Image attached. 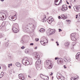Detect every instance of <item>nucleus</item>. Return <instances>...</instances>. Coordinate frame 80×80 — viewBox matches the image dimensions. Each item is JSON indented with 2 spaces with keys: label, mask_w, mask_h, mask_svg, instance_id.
<instances>
[{
  "label": "nucleus",
  "mask_w": 80,
  "mask_h": 80,
  "mask_svg": "<svg viewBox=\"0 0 80 80\" xmlns=\"http://www.w3.org/2000/svg\"><path fill=\"white\" fill-rule=\"evenodd\" d=\"M5 15V13H0V20H3V18H4V15Z\"/></svg>",
  "instance_id": "obj_9"
},
{
  "label": "nucleus",
  "mask_w": 80,
  "mask_h": 80,
  "mask_svg": "<svg viewBox=\"0 0 80 80\" xmlns=\"http://www.w3.org/2000/svg\"><path fill=\"white\" fill-rule=\"evenodd\" d=\"M58 18L59 19H60V18H61V17H60V16H59L58 17Z\"/></svg>",
  "instance_id": "obj_46"
},
{
  "label": "nucleus",
  "mask_w": 80,
  "mask_h": 80,
  "mask_svg": "<svg viewBox=\"0 0 80 80\" xmlns=\"http://www.w3.org/2000/svg\"><path fill=\"white\" fill-rule=\"evenodd\" d=\"M66 2H67L68 1H66Z\"/></svg>",
  "instance_id": "obj_63"
},
{
  "label": "nucleus",
  "mask_w": 80,
  "mask_h": 80,
  "mask_svg": "<svg viewBox=\"0 0 80 80\" xmlns=\"http://www.w3.org/2000/svg\"><path fill=\"white\" fill-rule=\"evenodd\" d=\"M67 22H69V23L71 22V21L70 20H67Z\"/></svg>",
  "instance_id": "obj_42"
},
{
  "label": "nucleus",
  "mask_w": 80,
  "mask_h": 80,
  "mask_svg": "<svg viewBox=\"0 0 80 80\" xmlns=\"http://www.w3.org/2000/svg\"><path fill=\"white\" fill-rule=\"evenodd\" d=\"M33 45H34V44L33 43H31L30 44V45H31V46H33Z\"/></svg>",
  "instance_id": "obj_40"
},
{
  "label": "nucleus",
  "mask_w": 80,
  "mask_h": 80,
  "mask_svg": "<svg viewBox=\"0 0 80 80\" xmlns=\"http://www.w3.org/2000/svg\"><path fill=\"white\" fill-rule=\"evenodd\" d=\"M35 59H38L37 62H36V64L38 65H39L41 63V60L39 59V55L38 53H35Z\"/></svg>",
  "instance_id": "obj_1"
},
{
  "label": "nucleus",
  "mask_w": 80,
  "mask_h": 80,
  "mask_svg": "<svg viewBox=\"0 0 80 80\" xmlns=\"http://www.w3.org/2000/svg\"><path fill=\"white\" fill-rule=\"evenodd\" d=\"M15 17H16V15H14V16L12 17V16H9V19L10 20H11L12 21H15V20H16V18H15Z\"/></svg>",
  "instance_id": "obj_10"
},
{
  "label": "nucleus",
  "mask_w": 80,
  "mask_h": 80,
  "mask_svg": "<svg viewBox=\"0 0 80 80\" xmlns=\"http://www.w3.org/2000/svg\"><path fill=\"white\" fill-rule=\"evenodd\" d=\"M36 40L37 42H38L39 40V39H38V38L36 39Z\"/></svg>",
  "instance_id": "obj_43"
},
{
  "label": "nucleus",
  "mask_w": 80,
  "mask_h": 80,
  "mask_svg": "<svg viewBox=\"0 0 80 80\" xmlns=\"http://www.w3.org/2000/svg\"><path fill=\"white\" fill-rule=\"evenodd\" d=\"M61 17H62L63 20H65V19H66L67 18V17H65V16L63 14H62L61 15Z\"/></svg>",
  "instance_id": "obj_22"
},
{
  "label": "nucleus",
  "mask_w": 80,
  "mask_h": 80,
  "mask_svg": "<svg viewBox=\"0 0 80 80\" xmlns=\"http://www.w3.org/2000/svg\"><path fill=\"white\" fill-rule=\"evenodd\" d=\"M59 32H62V29H59Z\"/></svg>",
  "instance_id": "obj_39"
},
{
  "label": "nucleus",
  "mask_w": 80,
  "mask_h": 80,
  "mask_svg": "<svg viewBox=\"0 0 80 80\" xmlns=\"http://www.w3.org/2000/svg\"><path fill=\"white\" fill-rule=\"evenodd\" d=\"M22 75H23V74H20L18 75L19 78L20 79V78H21L22 76Z\"/></svg>",
  "instance_id": "obj_33"
},
{
  "label": "nucleus",
  "mask_w": 80,
  "mask_h": 80,
  "mask_svg": "<svg viewBox=\"0 0 80 80\" xmlns=\"http://www.w3.org/2000/svg\"><path fill=\"white\" fill-rule=\"evenodd\" d=\"M16 65L17 67H20V63L18 62H16L15 64Z\"/></svg>",
  "instance_id": "obj_24"
},
{
  "label": "nucleus",
  "mask_w": 80,
  "mask_h": 80,
  "mask_svg": "<svg viewBox=\"0 0 80 80\" xmlns=\"http://www.w3.org/2000/svg\"><path fill=\"white\" fill-rule=\"evenodd\" d=\"M62 7L64 8H66V9H67V10H68V8H67V6L66 5H62Z\"/></svg>",
  "instance_id": "obj_26"
},
{
  "label": "nucleus",
  "mask_w": 80,
  "mask_h": 80,
  "mask_svg": "<svg viewBox=\"0 0 80 80\" xmlns=\"http://www.w3.org/2000/svg\"><path fill=\"white\" fill-rule=\"evenodd\" d=\"M75 33H72L70 37H75Z\"/></svg>",
  "instance_id": "obj_30"
},
{
  "label": "nucleus",
  "mask_w": 80,
  "mask_h": 80,
  "mask_svg": "<svg viewBox=\"0 0 80 80\" xmlns=\"http://www.w3.org/2000/svg\"><path fill=\"white\" fill-rule=\"evenodd\" d=\"M23 31L25 32H28L29 30H28V28H27V26H26L25 27H23L22 28Z\"/></svg>",
  "instance_id": "obj_8"
},
{
  "label": "nucleus",
  "mask_w": 80,
  "mask_h": 80,
  "mask_svg": "<svg viewBox=\"0 0 80 80\" xmlns=\"http://www.w3.org/2000/svg\"><path fill=\"white\" fill-rule=\"evenodd\" d=\"M57 59H58V58L56 57L55 58V60H57Z\"/></svg>",
  "instance_id": "obj_44"
},
{
  "label": "nucleus",
  "mask_w": 80,
  "mask_h": 80,
  "mask_svg": "<svg viewBox=\"0 0 80 80\" xmlns=\"http://www.w3.org/2000/svg\"><path fill=\"white\" fill-rule=\"evenodd\" d=\"M77 78H78V77H77V78H75V77H74V78H71V80H76V79H77Z\"/></svg>",
  "instance_id": "obj_29"
},
{
  "label": "nucleus",
  "mask_w": 80,
  "mask_h": 80,
  "mask_svg": "<svg viewBox=\"0 0 80 80\" xmlns=\"http://www.w3.org/2000/svg\"><path fill=\"white\" fill-rule=\"evenodd\" d=\"M52 75H53V73L52 72H51V74H50V75H51V76H52Z\"/></svg>",
  "instance_id": "obj_48"
},
{
  "label": "nucleus",
  "mask_w": 80,
  "mask_h": 80,
  "mask_svg": "<svg viewBox=\"0 0 80 80\" xmlns=\"http://www.w3.org/2000/svg\"><path fill=\"white\" fill-rule=\"evenodd\" d=\"M28 52H29V49H26L24 51L25 53H28Z\"/></svg>",
  "instance_id": "obj_25"
},
{
  "label": "nucleus",
  "mask_w": 80,
  "mask_h": 80,
  "mask_svg": "<svg viewBox=\"0 0 80 80\" xmlns=\"http://www.w3.org/2000/svg\"><path fill=\"white\" fill-rule=\"evenodd\" d=\"M7 40V38H5V40Z\"/></svg>",
  "instance_id": "obj_58"
},
{
  "label": "nucleus",
  "mask_w": 80,
  "mask_h": 80,
  "mask_svg": "<svg viewBox=\"0 0 80 80\" xmlns=\"http://www.w3.org/2000/svg\"><path fill=\"white\" fill-rule=\"evenodd\" d=\"M62 1V0H55L54 4L56 5H59Z\"/></svg>",
  "instance_id": "obj_7"
},
{
  "label": "nucleus",
  "mask_w": 80,
  "mask_h": 80,
  "mask_svg": "<svg viewBox=\"0 0 80 80\" xmlns=\"http://www.w3.org/2000/svg\"><path fill=\"white\" fill-rule=\"evenodd\" d=\"M18 27V25L17 23H15L13 25L12 28L15 27V28H17Z\"/></svg>",
  "instance_id": "obj_15"
},
{
  "label": "nucleus",
  "mask_w": 80,
  "mask_h": 80,
  "mask_svg": "<svg viewBox=\"0 0 80 80\" xmlns=\"http://www.w3.org/2000/svg\"><path fill=\"white\" fill-rule=\"evenodd\" d=\"M12 64H10V66H12Z\"/></svg>",
  "instance_id": "obj_59"
},
{
  "label": "nucleus",
  "mask_w": 80,
  "mask_h": 80,
  "mask_svg": "<svg viewBox=\"0 0 80 80\" xmlns=\"http://www.w3.org/2000/svg\"><path fill=\"white\" fill-rule=\"evenodd\" d=\"M21 49H23L25 48V47L22 46V47H21Z\"/></svg>",
  "instance_id": "obj_38"
},
{
  "label": "nucleus",
  "mask_w": 80,
  "mask_h": 80,
  "mask_svg": "<svg viewBox=\"0 0 80 80\" xmlns=\"http://www.w3.org/2000/svg\"><path fill=\"white\" fill-rule=\"evenodd\" d=\"M78 18V17H76V18Z\"/></svg>",
  "instance_id": "obj_56"
},
{
  "label": "nucleus",
  "mask_w": 80,
  "mask_h": 80,
  "mask_svg": "<svg viewBox=\"0 0 80 80\" xmlns=\"http://www.w3.org/2000/svg\"><path fill=\"white\" fill-rule=\"evenodd\" d=\"M43 30H45V29H44V28H41V29L39 30V31H42Z\"/></svg>",
  "instance_id": "obj_37"
},
{
  "label": "nucleus",
  "mask_w": 80,
  "mask_h": 80,
  "mask_svg": "<svg viewBox=\"0 0 80 80\" xmlns=\"http://www.w3.org/2000/svg\"><path fill=\"white\" fill-rule=\"evenodd\" d=\"M63 67H64V68H67V67H66V66L64 65Z\"/></svg>",
  "instance_id": "obj_45"
},
{
  "label": "nucleus",
  "mask_w": 80,
  "mask_h": 80,
  "mask_svg": "<svg viewBox=\"0 0 80 80\" xmlns=\"http://www.w3.org/2000/svg\"><path fill=\"white\" fill-rule=\"evenodd\" d=\"M0 69H1V67L0 66Z\"/></svg>",
  "instance_id": "obj_61"
},
{
  "label": "nucleus",
  "mask_w": 80,
  "mask_h": 80,
  "mask_svg": "<svg viewBox=\"0 0 80 80\" xmlns=\"http://www.w3.org/2000/svg\"><path fill=\"white\" fill-rule=\"evenodd\" d=\"M65 79V78L63 76H62V77H61V79L62 80H63Z\"/></svg>",
  "instance_id": "obj_35"
},
{
  "label": "nucleus",
  "mask_w": 80,
  "mask_h": 80,
  "mask_svg": "<svg viewBox=\"0 0 80 80\" xmlns=\"http://www.w3.org/2000/svg\"><path fill=\"white\" fill-rule=\"evenodd\" d=\"M61 10H62V11L65 12V11L67 10V9H66L65 8H64L62 7V8H61Z\"/></svg>",
  "instance_id": "obj_27"
},
{
  "label": "nucleus",
  "mask_w": 80,
  "mask_h": 80,
  "mask_svg": "<svg viewBox=\"0 0 80 80\" xmlns=\"http://www.w3.org/2000/svg\"><path fill=\"white\" fill-rule=\"evenodd\" d=\"M51 40H52V41H53V39H51Z\"/></svg>",
  "instance_id": "obj_55"
},
{
  "label": "nucleus",
  "mask_w": 80,
  "mask_h": 80,
  "mask_svg": "<svg viewBox=\"0 0 80 80\" xmlns=\"http://www.w3.org/2000/svg\"><path fill=\"white\" fill-rule=\"evenodd\" d=\"M58 75H59V74L57 73V77L58 79H60V76H59Z\"/></svg>",
  "instance_id": "obj_31"
},
{
  "label": "nucleus",
  "mask_w": 80,
  "mask_h": 80,
  "mask_svg": "<svg viewBox=\"0 0 80 80\" xmlns=\"http://www.w3.org/2000/svg\"><path fill=\"white\" fill-rule=\"evenodd\" d=\"M49 30L50 32L52 33V34H53L55 32V30H53V29H49Z\"/></svg>",
  "instance_id": "obj_16"
},
{
  "label": "nucleus",
  "mask_w": 80,
  "mask_h": 80,
  "mask_svg": "<svg viewBox=\"0 0 80 80\" xmlns=\"http://www.w3.org/2000/svg\"><path fill=\"white\" fill-rule=\"evenodd\" d=\"M28 77H29V78H31V77H30V76H28Z\"/></svg>",
  "instance_id": "obj_54"
},
{
  "label": "nucleus",
  "mask_w": 80,
  "mask_h": 80,
  "mask_svg": "<svg viewBox=\"0 0 80 80\" xmlns=\"http://www.w3.org/2000/svg\"><path fill=\"white\" fill-rule=\"evenodd\" d=\"M29 25H31V28L32 30V32H34V30H35V26L33 24H32V23H30L29 24Z\"/></svg>",
  "instance_id": "obj_11"
},
{
  "label": "nucleus",
  "mask_w": 80,
  "mask_h": 80,
  "mask_svg": "<svg viewBox=\"0 0 80 80\" xmlns=\"http://www.w3.org/2000/svg\"><path fill=\"white\" fill-rule=\"evenodd\" d=\"M37 48V47H36L35 48H35L36 50Z\"/></svg>",
  "instance_id": "obj_51"
},
{
  "label": "nucleus",
  "mask_w": 80,
  "mask_h": 80,
  "mask_svg": "<svg viewBox=\"0 0 80 80\" xmlns=\"http://www.w3.org/2000/svg\"><path fill=\"white\" fill-rule=\"evenodd\" d=\"M64 61L65 62H70L71 61V59L70 57H68L66 58V57H64L63 58Z\"/></svg>",
  "instance_id": "obj_5"
},
{
  "label": "nucleus",
  "mask_w": 80,
  "mask_h": 80,
  "mask_svg": "<svg viewBox=\"0 0 80 80\" xmlns=\"http://www.w3.org/2000/svg\"><path fill=\"white\" fill-rule=\"evenodd\" d=\"M47 21L48 23L50 24L51 23H52V22H53V19L52 17H49L48 19L47 20Z\"/></svg>",
  "instance_id": "obj_6"
},
{
  "label": "nucleus",
  "mask_w": 80,
  "mask_h": 80,
  "mask_svg": "<svg viewBox=\"0 0 80 80\" xmlns=\"http://www.w3.org/2000/svg\"><path fill=\"white\" fill-rule=\"evenodd\" d=\"M22 62L24 65H28V63H29V62L28 61V59L27 58H24L22 59Z\"/></svg>",
  "instance_id": "obj_4"
},
{
  "label": "nucleus",
  "mask_w": 80,
  "mask_h": 80,
  "mask_svg": "<svg viewBox=\"0 0 80 80\" xmlns=\"http://www.w3.org/2000/svg\"><path fill=\"white\" fill-rule=\"evenodd\" d=\"M46 20H47V18H46V16H44V18L42 19V22H46Z\"/></svg>",
  "instance_id": "obj_20"
},
{
  "label": "nucleus",
  "mask_w": 80,
  "mask_h": 80,
  "mask_svg": "<svg viewBox=\"0 0 80 80\" xmlns=\"http://www.w3.org/2000/svg\"><path fill=\"white\" fill-rule=\"evenodd\" d=\"M47 35L48 36H49V35H52V33H51L50 31V30L48 29L47 31Z\"/></svg>",
  "instance_id": "obj_14"
},
{
  "label": "nucleus",
  "mask_w": 80,
  "mask_h": 80,
  "mask_svg": "<svg viewBox=\"0 0 80 80\" xmlns=\"http://www.w3.org/2000/svg\"><path fill=\"white\" fill-rule=\"evenodd\" d=\"M56 43H58V42L57 41V42H56Z\"/></svg>",
  "instance_id": "obj_57"
},
{
  "label": "nucleus",
  "mask_w": 80,
  "mask_h": 80,
  "mask_svg": "<svg viewBox=\"0 0 80 80\" xmlns=\"http://www.w3.org/2000/svg\"><path fill=\"white\" fill-rule=\"evenodd\" d=\"M74 10L75 11V8L78 11H79V9H80V5L76 6H74L73 7Z\"/></svg>",
  "instance_id": "obj_12"
},
{
  "label": "nucleus",
  "mask_w": 80,
  "mask_h": 80,
  "mask_svg": "<svg viewBox=\"0 0 80 80\" xmlns=\"http://www.w3.org/2000/svg\"><path fill=\"white\" fill-rule=\"evenodd\" d=\"M47 42V39L44 37H42L41 38L40 42L42 45H45Z\"/></svg>",
  "instance_id": "obj_3"
},
{
  "label": "nucleus",
  "mask_w": 80,
  "mask_h": 80,
  "mask_svg": "<svg viewBox=\"0 0 80 80\" xmlns=\"http://www.w3.org/2000/svg\"><path fill=\"white\" fill-rule=\"evenodd\" d=\"M43 76L44 77V75H42V74H40V77H41V78H42L43 79Z\"/></svg>",
  "instance_id": "obj_34"
},
{
  "label": "nucleus",
  "mask_w": 80,
  "mask_h": 80,
  "mask_svg": "<svg viewBox=\"0 0 80 80\" xmlns=\"http://www.w3.org/2000/svg\"><path fill=\"white\" fill-rule=\"evenodd\" d=\"M0 1H1V2H3V1H4V0H0Z\"/></svg>",
  "instance_id": "obj_50"
},
{
  "label": "nucleus",
  "mask_w": 80,
  "mask_h": 80,
  "mask_svg": "<svg viewBox=\"0 0 80 80\" xmlns=\"http://www.w3.org/2000/svg\"><path fill=\"white\" fill-rule=\"evenodd\" d=\"M16 29H17V28H15V29H14V30H16Z\"/></svg>",
  "instance_id": "obj_52"
},
{
  "label": "nucleus",
  "mask_w": 80,
  "mask_h": 80,
  "mask_svg": "<svg viewBox=\"0 0 80 80\" xmlns=\"http://www.w3.org/2000/svg\"><path fill=\"white\" fill-rule=\"evenodd\" d=\"M57 46H58L59 45V44H58V43H57Z\"/></svg>",
  "instance_id": "obj_49"
},
{
  "label": "nucleus",
  "mask_w": 80,
  "mask_h": 80,
  "mask_svg": "<svg viewBox=\"0 0 80 80\" xmlns=\"http://www.w3.org/2000/svg\"><path fill=\"white\" fill-rule=\"evenodd\" d=\"M44 77L43 78V79L44 80H48V76L44 75Z\"/></svg>",
  "instance_id": "obj_18"
},
{
  "label": "nucleus",
  "mask_w": 80,
  "mask_h": 80,
  "mask_svg": "<svg viewBox=\"0 0 80 80\" xmlns=\"http://www.w3.org/2000/svg\"><path fill=\"white\" fill-rule=\"evenodd\" d=\"M10 65V64H8V65L9 66V65Z\"/></svg>",
  "instance_id": "obj_64"
},
{
  "label": "nucleus",
  "mask_w": 80,
  "mask_h": 80,
  "mask_svg": "<svg viewBox=\"0 0 80 80\" xmlns=\"http://www.w3.org/2000/svg\"><path fill=\"white\" fill-rule=\"evenodd\" d=\"M75 37H71L70 38H71V39L72 41H75V40H76V38H75Z\"/></svg>",
  "instance_id": "obj_23"
},
{
  "label": "nucleus",
  "mask_w": 80,
  "mask_h": 80,
  "mask_svg": "<svg viewBox=\"0 0 80 80\" xmlns=\"http://www.w3.org/2000/svg\"><path fill=\"white\" fill-rule=\"evenodd\" d=\"M21 42L22 43H24V42H23V40H21Z\"/></svg>",
  "instance_id": "obj_41"
},
{
  "label": "nucleus",
  "mask_w": 80,
  "mask_h": 80,
  "mask_svg": "<svg viewBox=\"0 0 80 80\" xmlns=\"http://www.w3.org/2000/svg\"><path fill=\"white\" fill-rule=\"evenodd\" d=\"M3 72H2L0 75V77H0V78H2V77H3Z\"/></svg>",
  "instance_id": "obj_32"
},
{
  "label": "nucleus",
  "mask_w": 80,
  "mask_h": 80,
  "mask_svg": "<svg viewBox=\"0 0 80 80\" xmlns=\"http://www.w3.org/2000/svg\"><path fill=\"white\" fill-rule=\"evenodd\" d=\"M74 0V2L75 1V0Z\"/></svg>",
  "instance_id": "obj_62"
},
{
  "label": "nucleus",
  "mask_w": 80,
  "mask_h": 80,
  "mask_svg": "<svg viewBox=\"0 0 80 80\" xmlns=\"http://www.w3.org/2000/svg\"><path fill=\"white\" fill-rule=\"evenodd\" d=\"M41 33H44V32H45V30H43V31H39Z\"/></svg>",
  "instance_id": "obj_36"
},
{
  "label": "nucleus",
  "mask_w": 80,
  "mask_h": 80,
  "mask_svg": "<svg viewBox=\"0 0 80 80\" xmlns=\"http://www.w3.org/2000/svg\"><path fill=\"white\" fill-rule=\"evenodd\" d=\"M79 57H80V52H78L76 56V59H78Z\"/></svg>",
  "instance_id": "obj_17"
},
{
  "label": "nucleus",
  "mask_w": 80,
  "mask_h": 80,
  "mask_svg": "<svg viewBox=\"0 0 80 80\" xmlns=\"http://www.w3.org/2000/svg\"><path fill=\"white\" fill-rule=\"evenodd\" d=\"M76 17H78V15H76Z\"/></svg>",
  "instance_id": "obj_60"
},
{
  "label": "nucleus",
  "mask_w": 80,
  "mask_h": 80,
  "mask_svg": "<svg viewBox=\"0 0 80 80\" xmlns=\"http://www.w3.org/2000/svg\"><path fill=\"white\" fill-rule=\"evenodd\" d=\"M45 63H46L47 65H48V68L52 69V67H53V65L51 63V61L48 60L46 61L45 62Z\"/></svg>",
  "instance_id": "obj_2"
},
{
  "label": "nucleus",
  "mask_w": 80,
  "mask_h": 80,
  "mask_svg": "<svg viewBox=\"0 0 80 80\" xmlns=\"http://www.w3.org/2000/svg\"><path fill=\"white\" fill-rule=\"evenodd\" d=\"M15 27L12 28V30L13 31L14 33H17V32H18V30L17 29H16V30H15Z\"/></svg>",
  "instance_id": "obj_13"
},
{
  "label": "nucleus",
  "mask_w": 80,
  "mask_h": 80,
  "mask_svg": "<svg viewBox=\"0 0 80 80\" xmlns=\"http://www.w3.org/2000/svg\"><path fill=\"white\" fill-rule=\"evenodd\" d=\"M70 45V43L66 42L65 43V46L66 47H68L69 45Z\"/></svg>",
  "instance_id": "obj_19"
},
{
  "label": "nucleus",
  "mask_w": 80,
  "mask_h": 80,
  "mask_svg": "<svg viewBox=\"0 0 80 80\" xmlns=\"http://www.w3.org/2000/svg\"><path fill=\"white\" fill-rule=\"evenodd\" d=\"M76 44V43L75 42H72V45L71 46V48L72 49H73V46L75 45Z\"/></svg>",
  "instance_id": "obj_21"
},
{
  "label": "nucleus",
  "mask_w": 80,
  "mask_h": 80,
  "mask_svg": "<svg viewBox=\"0 0 80 80\" xmlns=\"http://www.w3.org/2000/svg\"><path fill=\"white\" fill-rule=\"evenodd\" d=\"M20 79H21V80H24V79H25V77H24L23 75H22V76L21 77Z\"/></svg>",
  "instance_id": "obj_28"
},
{
  "label": "nucleus",
  "mask_w": 80,
  "mask_h": 80,
  "mask_svg": "<svg viewBox=\"0 0 80 80\" xmlns=\"http://www.w3.org/2000/svg\"><path fill=\"white\" fill-rule=\"evenodd\" d=\"M67 4H69V3H68V2H67Z\"/></svg>",
  "instance_id": "obj_53"
},
{
  "label": "nucleus",
  "mask_w": 80,
  "mask_h": 80,
  "mask_svg": "<svg viewBox=\"0 0 80 80\" xmlns=\"http://www.w3.org/2000/svg\"><path fill=\"white\" fill-rule=\"evenodd\" d=\"M69 8L70 9L71 8V6H68Z\"/></svg>",
  "instance_id": "obj_47"
}]
</instances>
